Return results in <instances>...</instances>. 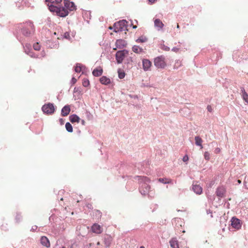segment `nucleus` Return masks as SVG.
Listing matches in <instances>:
<instances>
[{"label": "nucleus", "instance_id": "obj_53", "mask_svg": "<svg viewBox=\"0 0 248 248\" xmlns=\"http://www.w3.org/2000/svg\"><path fill=\"white\" fill-rule=\"evenodd\" d=\"M61 201H63V198L61 199Z\"/></svg>", "mask_w": 248, "mask_h": 248}, {"label": "nucleus", "instance_id": "obj_38", "mask_svg": "<svg viewBox=\"0 0 248 248\" xmlns=\"http://www.w3.org/2000/svg\"><path fill=\"white\" fill-rule=\"evenodd\" d=\"M72 82L74 84L77 82V79L75 78H73L72 79Z\"/></svg>", "mask_w": 248, "mask_h": 248}, {"label": "nucleus", "instance_id": "obj_36", "mask_svg": "<svg viewBox=\"0 0 248 248\" xmlns=\"http://www.w3.org/2000/svg\"><path fill=\"white\" fill-rule=\"evenodd\" d=\"M207 109L208 111L211 112L212 111V107L210 105H208L207 107Z\"/></svg>", "mask_w": 248, "mask_h": 248}, {"label": "nucleus", "instance_id": "obj_37", "mask_svg": "<svg viewBox=\"0 0 248 248\" xmlns=\"http://www.w3.org/2000/svg\"><path fill=\"white\" fill-rule=\"evenodd\" d=\"M220 151V149L218 148H217L215 149V153H218Z\"/></svg>", "mask_w": 248, "mask_h": 248}, {"label": "nucleus", "instance_id": "obj_11", "mask_svg": "<svg viewBox=\"0 0 248 248\" xmlns=\"http://www.w3.org/2000/svg\"><path fill=\"white\" fill-rule=\"evenodd\" d=\"M115 44L116 46V47L113 48V49L115 50H116L117 49V48H123L126 45L125 41H124V40H122V39L117 40Z\"/></svg>", "mask_w": 248, "mask_h": 248}, {"label": "nucleus", "instance_id": "obj_16", "mask_svg": "<svg viewBox=\"0 0 248 248\" xmlns=\"http://www.w3.org/2000/svg\"><path fill=\"white\" fill-rule=\"evenodd\" d=\"M192 189L197 194H201L202 193V187L197 184H193Z\"/></svg>", "mask_w": 248, "mask_h": 248}, {"label": "nucleus", "instance_id": "obj_14", "mask_svg": "<svg viewBox=\"0 0 248 248\" xmlns=\"http://www.w3.org/2000/svg\"><path fill=\"white\" fill-rule=\"evenodd\" d=\"M65 7L70 11H73L75 9V5L73 2L64 0Z\"/></svg>", "mask_w": 248, "mask_h": 248}, {"label": "nucleus", "instance_id": "obj_23", "mask_svg": "<svg viewBox=\"0 0 248 248\" xmlns=\"http://www.w3.org/2000/svg\"><path fill=\"white\" fill-rule=\"evenodd\" d=\"M132 51L136 53H140L143 52V49L138 46H134L132 47Z\"/></svg>", "mask_w": 248, "mask_h": 248}, {"label": "nucleus", "instance_id": "obj_13", "mask_svg": "<svg viewBox=\"0 0 248 248\" xmlns=\"http://www.w3.org/2000/svg\"><path fill=\"white\" fill-rule=\"evenodd\" d=\"M70 107L69 105H66L62 108L61 111V115L62 116H67L70 112Z\"/></svg>", "mask_w": 248, "mask_h": 248}, {"label": "nucleus", "instance_id": "obj_12", "mask_svg": "<svg viewBox=\"0 0 248 248\" xmlns=\"http://www.w3.org/2000/svg\"><path fill=\"white\" fill-rule=\"evenodd\" d=\"M170 246L172 248H180L179 246L178 241L177 240V238L175 237L172 238L170 240Z\"/></svg>", "mask_w": 248, "mask_h": 248}, {"label": "nucleus", "instance_id": "obj_27", "mask_svg": "<svg viewBox=\"0 0 248 248\" xmlns=\"http://www.w3.org/2000/svg\"><path fill=\"white\" fill-rule=\"evenodd\" d=\"M147 40V39L145 37L141 36L137 39L136 41L137 43H143L146 42Z\"/></svg>", "mask_w": 248, "mask_h": 248}, {"label": "nucleus", "instance_id": "obj_52", "mask_svg": "<svg viewBox=\"0 0 248 248\" xmlns=\"http://www.w3.org/2000/svg\"><path fill=\"white\" fill-rule=\"evenodd\" d=\"M140 248H145L144 246H141Z\"/></svg>", "mask_w": 248, "mask_h": 248}, {"label": "nucleus", "instance_id": "obj_2", "mask_svg": "<svg viewBox=\"0 0 248 248\" xmlns=\"http://www.w3.org/2000/svg\"><path fill=\"white\" fill-rule=\"evenodd\" d=\"M22 33L28 36L34 32V27L33 23L31 21H27L24 24V26L22 30Z\"/></svg>", "mask_w": 248, "mask_h": 248}, {"label": "nucleus", "instance_id": "obj_19", "mask_svg": "<svg viewBox=\"0 0 248 248\" xmlns=\"http://www.w3.org/2000/svg\"><path fill=\"white\" fill-rule=\"evenodd\" d=\"M69 120H70V122L72 123H74L75 122L79 123L80 118L77 115L73 114V115H71L69 117Z\"/></svg>", "mask_w": 248, "mask_h": 248}, {"label": "nucleus", "instance_id": "obj_55", "mask_svg": "<svg viewBox=\"0 0 248 248\" xmlns=\"http://www.w3.org/2000/svg\"><path fill=\"white\" fill-rule=\"evenodd\" d=\"M45 2H46V0H45Z\"/></svg>", "mask_w": 248, "mask_h": 248}, {"label": "nucleus", "instance_id": "obj_44", "mask_svg": "<svg viewBox=\"0 0 248 248\" xmlns=\"http://www.w3.org/2000/svg\"><path fill=\"white\" fill-rule=\"evenodd\" d=\"M81 123H82V124L83 125H84V124H85V121H84V120H82V121H81Z\"/></svg>", "mask_w": 248, "mask_h": 248}, {"label": "nucleus", "instance_id": "obj_50", "mask_svg": "<svg viewBox=\"0 0 248 248\" xmlns=\"http://www.w3.org/2000/svg\"><path fill=\"white\" fill-rule=\"evenodd\" d=\"M112 28H114L113 27H109V29H110V30L112 29Z\"/></svg>", "mask_w": 248, "mask_h": 248}, {"label": "nucleus", "instance_id": "obj_6", "mask_svg": "<svg viewBox=\"0 0 248 248\" xmlns=\"http://www.w3.org/2000/svg\"><path fill=\"white\" fill-rule=\"evenodd\" d=\"M226 192V188L223 186H220L217 188L216 194L219 198H222L225 197Z\"/></svg>", "mask_w": 248, "mask_h": 248}, {"label": "nucleus", "instance_id": "obj_4", "mask_svg": "<svg viewBox=\"0 0 248 248\" xmlns=\"http://www.w3.org/2000/svg\"><path fill=\"white\" fill-rule=\"evenodd\" d=\"M127 21L125 20L119 21L114 24V31L118 32L124 30L126 28Z\"/></svg>", "mask_w": 248, "mask_h": 248}, {"label": "nucleus", "instance_id": "obj_33", "mask_svg": "<svg viewBox=\"0 0 248 248\" xmlns=\"http://www.w3.org/2000/svg\"><path fill=\"white\" fill-rule=\"evenodd\" d=\"M64 37L66 39H70V33L68 32H66L64 33Z\"/></svg>", "mask_w": 248, "mask_h": 248}, {"label": "nucleus", "instance_id": "obj_45", "mask_svg": "<svg viewBox=\"0 0 248 248\" xmlns=\"http://www.w3.org/2000/svg\"><path fill=\"white\" fill-rule=\"evenodd\" d=\"M87 206L88 207V208H91L92 207V205L90 204H88Z\"/></svg>", "mask_w": 248, "mask_h": 248}, {"label": "nucleus", "instance_id": "obj_32", "mask_svg": "<svg viewBox=\"0 0 248 248\" xmlns=\"http://www.w3.org/2000/svg\"><path fill=\"white\" fill-rule=\"evenodd\" d=\"M33 48L36 50H39L40 48V46L38 43H36L33 45Z\"/></svg>", "mask_w": 248, "mask_h": 248}, {"label": "nucleus", "instance_id": "obj_18", "mask_svg": "<svg viewBox=\"0 0 248 248\" xmlns=\"http://www.w3.org/2000/svg\"><path fill=\"white\" fill-rule=\"evenodd\" d=\"M155 26L159 28V30L163 28L164 24L159 19H155L154 21Z\"/></svg>", "mask_w": 248, "mask_h": 248}, {"label": "nucleus", "instance_id": "obj_5", "mask_svg": "<svg viewBox=\"0 0 248 248\" xmlns=\"http://www.w3.org/2000/svg\"><path fill=\"white\" fill-rule=\"evenodd\" d=\"M128 51L126 50L118 51L116 53V59L117 63H122L125 56L128 55Z\"/></svg>", "mask_w": 248, "mask_h": 248}, {"label": "nucleus", "instance_id": "obj_7", "mask_svg": "<svg viewBox=\"0 0 248 248\" xmlns=\"http://www.w3.org/2000/svg\"><path fill=\"white\" fill-rule=\"evenodd\" d=\"M231 225L233 228L237 230L240 229L241 227L240 220L236 217H233L231 220Z\"/></svg>", "mask_w": 248, "mask_h": 248}, {"label": "nucleus", "instance_id": "obj_39", "mask_svg": "<svg viewBox=\"0 0 248 248\" xmlns=\"http://www.w3.org/2000/svg\"><path fill=\"white\" fill-rule=\"evenodd\" d=\"M247 182L245 181L244 182V185L246 187V188L248 189V185H247Z\"/></svg>", "mask_w": 248, "mask_h": 248}, {"label": "nucleus", "instance_id": "obj_54", "mask_svg": "<svg viewBox=\"0 0 248 248\" xmlns=\"http://www.w3.org/2000/svg\"><path fill=\"white\" fill-rule=\"evenodd\" d=\"M177 222H179V220H177Z\"/></svg>", "mask_w": 248, "mask_h": 248}, {"label": "nucleus", "instance_id": "obj_43", "mask_svg": "<svg viewBox=\"0 0 248 248\" xmlns=\"http://www.w3.org/2000/svg\"><path fill=\"white\" fill-rule=\"evenodd\" d=\"M145 181L146 182H149V179L147 177H145Z\"/></svg>", "mask_w": 248, "mask_h": 248}, {"label": "nucleus", "instance_id": "obj_51", "mask_svg": "<svg viewBox=\"0 0 248 248\" xmlns=\"http://www.w3.org/2000/svg\"><path fill=\"white\" fill-rule=\"evenodd\" d=\"M47 244H48L49 245V241H48V239H47Z\"/></svg>", "mask_w": 248, "mask_h": 248}, {"label": "nucleus", "instance_id": "obj_46", "mask_svg": "<svg viewBox=\"0 0 248 248\" xmlns=\"http://www.w3.org/2000/svg\"><path fill=\"white\" fill-rule=\"evenodd\" d=\"M237 182L238 184H240L241 183V181L240 180H238Z\"/></svg>", "mask_w": 248, "mask_h": 248}, {"label": "nucleus", "instance_id": "obj_26", "mask_svg": "<svg viewBox=\"0 0 248 248\" xmlns=\"http://www.w3.org/2000/svg\"><path fill=\"white\" fill-rule=\"evenodd\" d=\"M65 128L66 130L69 132H73V127L72 125L68 122L66 123L65 124Z\"/></svg>", "mask_w": 248, "mask_h": 248}, {"label": "nucleus", "instance_id": "obj_21", "mask_svg": "<svg viewBox=\"0 0 248 248\" xmlns=\"http://www.w3.org/2000/svg\"><path fill=\"white\" fill-rule=\"evenodd\" d=\"M195 144L197 146H199L201 147V148L202 149L203 146L202 145V140L199 136H196L195 138Z\"/></svg>", "mask_w": 248, "mask_h": 248}, {"label": "nucleus", "instance_id": "obj_1", "mask_svg": "<svg viewBox=\"0 0 248 248\" xmlns=\"http://www.w3.org/2000/svg\"><path fill=\"white\" fill-rule=\"evenodd\" d=\"M62 0H47V6L49 11L53 14H56L57 16L61 17H64L68 15V12L64 8L61 9L54 4L58 5L61 3Z\"/></svg>", "mask_w": 248, "mask_h": 248}, {"label": "nucleus", "instance_id": "obj_34", "mask_svg": "<svg viewBox=\"0 0 248 248\" xmlns=\"http://www.w3.org/2000/svg\"><path fill=\"white\" fill-rule=\"evenodd\" d=\"M188 156L187 155H185L183 158V161L184 162H187L188 160Z\"/></svg>", "mask_w": 248, "mask_h": 248}, {"label": "nucleus", "instance_id": "obj_48", "mask_svg": "<svg viewBox=\"0 0 248 248\" xmlns=\"http://www.w3.org/2000/svg\"><path fill=\"white\" fill-rule=\"evenodd\" d=\"M100 242H98L97 243V245L99 246V245H100Z\"/></svg>", "mask_w": 248, "mask_h": 248}, {"label": "nucleus", "instance_id": "obj_10", "mask_svg": "<svg viewBox=\"0 0 248 248\" xmlns=\"http://www.w3.org/2000/svg\"><path fill=\"white\" fill-rule=\"evenodd\" d=\"M92 230L94 233L100 234L103 232V228L100 225L94 223L92 227Z\"/></svg>", "mask_w": 248, "mask_h": 248}, {"label": "nucleus", "instance_id": "obj_31", "mask_svg": "<svg viewBox=\"0 0 248 248\" xmlns=\"http://www.w3.org/2000/svg\"><path fill=\"white\" fill-rule=\"evenodd\" d=\"M204 157L206 160H209L210 159V154L208 152H205L204 153Z\"/></svg>", "mask_w": 248, "mask_h": 248}, {"label": "nucleus", "instance_id": "obj_3", "mask_svg": "<svg viewBox=\"0 0 248 248\" xmlns=\"http://www.w3.org/2000/svg\"><path fill=\"white\" fill-rule=\"evenodd\" d=\"M155 66L158 69H164L167 66L165 58L163 56H160L155 58L154 60Z\"/></svg>", "mask_w": 248, "mask_h": 248}, {"label": "nucleus", "instance_id": "obj_29", "mask_svg": "<svg viewBox=\"0 0 248 248\" xmlns=\"http://www.w3.org/2000/svg\"><path fill=\"white\" fill-rule=\"evenodd\" d=\"M118 72L119 78L120 79H122V78H124L125 74V73L124 72L119 70Z\"/></svg>", "mask_w": 248, "mask_h": 248}, {"label": "nucleus", "instance_id": "obj_47", "mask_svg": "<svg viewBox=\"0 0 248 248\" xmlns=\"http://www.w3.org/2000/svg\"><path fill=\"white\" fill-rule=\"evenodd\" d=\"M133 28L134 29H136V28H137V26H133Z\"/></svg>", "mask_w": 248, "mask_h": 248}, {"label": "nucleus", "instance_id": "obj_17", "mask_svg": "<svg viewBox=\"0 0 248 248\" xmlns=\"http://www.w3.org/2000/svg\"><path fill=\"white\" fill-rule=\"evenodd\" d=\"M100 82L104 85H108L110 83V79L106 76H102L100 78Z\"/></svg>", "mask_w": 248, "mask_h": 248}, {"label": "nucleus", "instance_id": "obj_9", "mask_svg": "<svg viewBox=\"0 0 248 248\" xmlns=\"http://www.w3.org/2000/svg\"><path fill=\"white\" fill-rule=\"evenodd\" d=\"M142 68L145 71L150 70L152 66V62L148 59H144L142 60Z\"/></svg>", "mask_w": 248, "mask_h": 248}, {"label": "nucleus", "instance_id": "obj_15", "mask_svg": "<svg viewBox=\"0 0 248 248\" xmlns=\"http://www.w3.org/2000/svg\"><path fill=\"white\" fill-rule=\"evenodd\" d=\"M103 70L101 67H98L93 71V75L95 77H99L102 75Z\"/></svg>", "mask_w": 248, "mask_h": 248}, {"label": "nucleus", "instance_id": "obj_25", "mask_svg": "<svg viewBox=\"0 0 248 248\" xmlns=\"http://www.w3.org/2000/svg\"><path fill=\"white\" fill-rule=\"evenodd\" d=\"M83 67V66L81 64L78 63L75 66V71L77 73H80L82 71Z\"/></svg>", "mask_w": 248, "mask_h": 248}, {"label": "nucleus", "instance_id": "obj_24", "mask_svg": "<svg viewBox=\"0 0 248 248\" xmlns=\"http://www.w3.org/2000/svg\"><path fill=\"white\" fill-rule=\"evenodd\" d=\"M158 181L163 184H170L171 182V180L170 179L166 178H159Z\"/></svg>", "mask_w": 248, "mask_h": 248}, {"label": "nucleus", "instance_id": "obj_22", "mask_svg": "<svg viewBox=\"0 0 248 248\" xmlns=\"http://www.w3.org/2000/svg\"><path fill=\"white\" fill-rule=\"evenodd\" d=\"M241 91L243 100L248 104V94L246 92L244 88H241Z\"/></svg>", "mask_w": 248, "mask_h": 248}, {"label": "nucleus", "instance_id": "obj_20", "mask_svg": "<svg viewBox=\"0 0 248 248\" xmlns=\"http://www.w3.org/2000/svg\"><path fill=\"white\" fill-rule=\"evenodd\" d=\"M55 110V107L53 104L47 103V114H52Z\"/></svg>", "mask_w": 248, "mask_h": 248}, {"label": "nucleus", "instance_id": "obj_41", "mask_svg": "<svg viewBox=\"0 0 248 248\" xmlns=\"http://www.w3.org/2000/svg\"><path fill=\"white\" fill-rule=\"evenodd\" d=\"M96 213H97V214H98L100 217H101V213L99 211H98V210H96Z\"/></svg>", "mask_w": 248, "mask_h": 248}, {"label": "nucleus", "instance_id": "obj_49", "mask_svg": "<svg viewBox=\"0 0 248 248\" xmlns=\"http://www.w3.org/2000/svg\"><path fill=\"white\" fill-rule=\"evenodd\" d=\"M177 28L178 29H179V24H177Z\"/></svg>", "mask_w": 248, "mask_h": 248}, {"label": "nucleus", "instance_id": "obj_8", "mask_svg": "<svg viewBox=\"0 0 248 248\" xmlns=\"http://www.w3.org/2000/svg\"><path fill=\"white\" fill-rule=\"evenodd\" d=\"M113 241V237L109 234L106 235L103 238V243L106 248L109 247Z\"/></svg>", "mask_w": 248, "mask_h": 248}, {"label": "nucleus", "instance_id": "obj_42", "mask_svg": "<svg viewBox=\"0 0 248 248\" xmlns=\"http://www.w3.org/2000/svg\"><path fill=\"white\" fill-rule=\"evenodd\" d=\"M36 229H37V226H34V227H33L32 228V230H36Z\"/></svg>", "mask_w": 248, "mask_h": 248}, {"label": "nucleus", "instance_id": "obj_28", "mask_svg": "<svg viewBox=\"0 0 248 248\" xmlns=\"http://www.w3.org/2000/svg\"><path fill=\"white\" fill-rule=\"evenodd\" d=\"M82 85L84 87H88L90 85V81L87 78H84L82 80Z\"/></svg>", "mask_w": 248, "mask_h": 248}, {"label": "nucleus", "instance_id": "obj_30", "mask_svg": "<svg viewBox=\"0 0 248 248\" xmlns=\"http://www.w3.org/2000/svg\"><path fill=\"white\" fill-rule=\"evenodd\" d=\"M41 243L45 246H46V237L42 236L41 239Z\"/></svg>", "mask_w": 248, "mask_h": 248}, {"label": "nucleus", "instance_id": "obj_35", "mask_svg": "<svg viewBox=\"0 0 248 248\" xmlns=\"http://www.w3.org/2000/svg\"><path fill=\"white\" fill-rule=\"evenodd\" d=\"M42 111L45 113H46V105H44L43 106L42 108Z\"/></svg>", "mask_w": 248, "mask_h": 248}, {"label": "nucleus", "instance_id": "obj_40", "mask_svg": "<svg viewBox=\"0 0 248 248\" xmlns=\"http://www.w3.org/2000/svg\"><path fill=\"white\" fill-rule=\"evenodd\" d=\"M157 0H149V1L151 3H154L155 2V1H156Z\"/></svg>", "mask_w": 248, "mask_h": 248}]
</instances>
